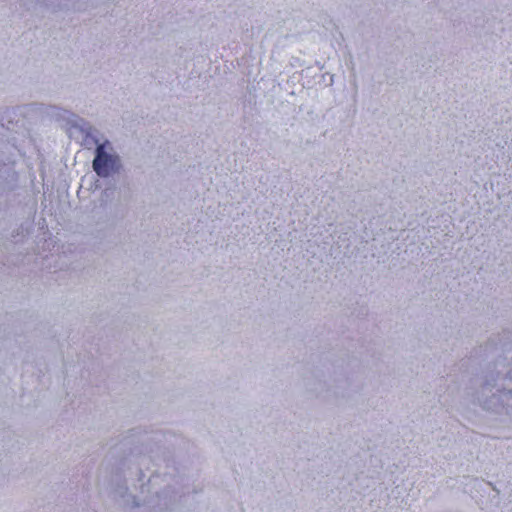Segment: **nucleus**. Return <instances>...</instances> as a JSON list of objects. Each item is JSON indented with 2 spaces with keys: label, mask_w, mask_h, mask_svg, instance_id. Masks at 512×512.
Returning a JSON list of instances; mask_svg holds the SVG:
<instances>
[{
  "label": "nucleus",
  "mask_w": 512,
  "mask_h": 512,
  "mask_svg": "<svg viewBox=\"0 0 512 512\" xmlns=\"http://www.w3.org/2000/svg\"><path fill=\"white\" fill-rule=\"evenodd\" d=\"M117 159L106 153L104 144L96 148V156L93 160V169L97 175L106 177L115 169Z\"/></svg>",
  "instance_id": "nucleus-1"
}]
</instances>
